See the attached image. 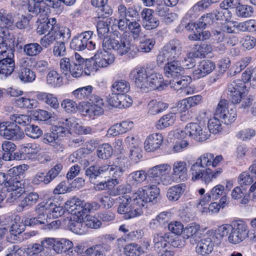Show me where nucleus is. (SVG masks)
Returning <instances> with one entry per match:
<instances>
[{"mask_svg": "<svg viewBox=\"0 0 256 256\" xmlns=\"http://www.w3.org/2000/svg\"><path fill=\"white\" fill-rule=\"evenodd\" d=\"M110 19L106 22L100 21L96 26L98 35L99 38L103 40L102 46L104 48L114 50L118 54L122 56L126 54L130 58H134L136 55V50L130 44L129 40L122 38L120 34L115 30L110 38H108L109 27L108 23H110Z\"/></svg>", "mask_w": 256, "mask_h": 256, "instance_id": "nucleus-1", "label": "nucleus"}, {"mask_svg": "<svg viewBox=\"0 0 256 256\" xmlns=\"http://www.w3.org/2000/svg\"><path fill=\"white\" fill-rule=\"evenodd\" d=\"M213 154L206 153L200 156L190 168L192 179L193 180H201L205 184H208L216 178L222 172L218 168L212 171L208 166L212 165Z\"/></svg>", "mask_w": 256, "mask_h": 256, "instance_id": "nucleus-2", "label": "nucleus"}, {"mask_svg": "<svg viewBox=\"0 0 256 256\" xmlns=\"http://www.w3.org/2000/svg\"><path fill=\"white\" fill-rule=\"evenodd\" d=\"M24 172V166L22 165L14 166L8 171L7 180L4 186L7 188L8 192H11L7 199L10 202L16 200L25 192L23 180Z\"/></svg>", "mask_w": 256, "mask_h": 256, "instance_id": "nucleus-3", "label": "nucleus"}, {"mask_svg": "<svg viewBox=\"0 0 256 256\" xmlns=\"http://www.w3.org/2000/svg\"><path fill=\"white\" fill-rule=\"evenodd\" d=\"M16 68L14 50L4 42L0 43V76L6 78Z\"/></svg>", "mask_w": 256, "mask_h": 256, "instance_id": "nucleus-4", "label": "nucleus"}, {"mask_svg": "<svg viewBox=\"0 0 256 256\" xmlns=\"http://www.w3.org/2000/svg\"><path fill=\"white\" fill-rule=\"evenodd\" d=\"M122 202L118 208V212L124 214L123 218L128 220L140 216L143 210H140L136 202L134 194L130 197L126 196L118 198Z\"/></svg>", "mask_w": 256, "mask_h": 256, "instance_id": "nucleus-5", "label": "nucleus"}, {"mask_svg": "<svg viewBox=\"0 0 256 256\" xmlns=\"http://www.w3.org/2000/svg\"><path fill=\"white\" fill-rule=\"evenodd\" d=\"M182 47L180 42L172 40L167 43L157 56V63L162 65L169 60H177L181 54Z\"/></svg>", "mask_w": 256, "mask_h": 256, "instance_id": "nucleus-6", "label": "nucleus"}, {"mask_svg": "<svg viewBox=\"0 0 256 256\" xmlns=\"http://www.w3.org/2000/svg\"><path fill=\"white\" fill-rule=\"evenodd\" d=\"M170 170L171 166L167 164L157 165L150 168L148 171V176L152 186L170 184L172 182L168 173Z\"/></svg>", "mask_w": 256, "mask_h": 256, "instance_id": "nucleus-7", "label": "nucleus"}, {"mask_svg": "<svg viewBox=\"0 0 256 256\" xmlns=\"http://www.w3.org/2000/svg\"><path fill=\"white\" fill-rule=\"evenodd\" d=\"M133 194L136 201V202L138 204L139 208H140V210H143L146 203L157 202L160 194V189L155 186H152L148 190L140 188Z\"/></svg>", "mask_w": 256, "mask_h": 256, "instance_id": "nucleus-8", "label": "nucleus"}, {"mask_svg": "<svg viewBox=\"0 0 256 256\" xmlns=\"http://www.w3.org/2000/svg\"><path fill=\"white\" fill-rule=\"evenodd\" d=\"M178 134L181 138H184L186 136L188 135L192 138L200 142L206 140L210 136L206 127L194 122L187 124L184 130H181Z\"/></svg>", "mask_w": 256, "mask_h": 256, "instance_id": "nucleus-9", "label": "nucleus"}, {"mask_svg": "<svg viewBox=\"0 0 256 256\" xmlns=\"http://www.w3.org/2000/svg\"><path fill=\"white\" fill-rule=\"evenodd\" d=\"M93 32L90 30L78 34L72 40L70 48L76 50L82 51L87 48L89 50H94L96 44L90 40Z\"/></svg>", "mask_w": 256, "mask_h": 256, "instance_id": "nucleus-10", "label": "nucleus"}, {"mask_svg": "<svg viewBox=\"0 0 256 256\" xmlns=\"http://www.w3.org/2000/svg\"><path fill=\"white\" fill-rule=\"evenodd\" d=\"M248 226L244 221L238 220L234 222L228 240L232 244H239L248 238Z\"/></svg>", "mask_w": 256, "mask_h": 256, "instance_id": "nucleus-11", "label": "nucleus"}, {"mask_svg": "<svg viewBox=\"0 0 256 256\" xmlns=\"http://www.w3.org/2000/svg\"><path fill=\"white\" fill-rule=\"evenodd\" d=\"M0 136L5 139L18 140L24 137L23 130L20 128L12 122H0Z\"/></svg>", "mask_w": 256, "mask_h": 256, "instance_id": "nucleus-12", "label": "nucleus"}, {"mask_svg": "<svg viewBox=\"0 0 256 256\" xmlns=\"http://www.w3.org/2000/svg\"><path fill=\"white\" fill-rule=\"evenodd\" d=\"M44 242L46 243L48 248H52L57 254L65 252L74 246L73 242L66 238H46L44 239Z\"/></svg>", "mask_w": 256, "mask_h": 256, "instance_id": "nucleus-13", "label": "nucleus"}, {"mask_svg": "<svg viewBox=\"0 0 256 256\" xmlns=\"http://www.w3.org/2000/svg\"><path fill=\"white\" fill-rule=\"evenodd\" d=\"M76 125V120L74 117L60 120L53 130L56 132L57 137L65 136L70 133V130L74 131Z\"/></svg>", "mask_w": 256, "mask_h": 256, "instance_id": "nucleus-14", "label": "nucleus"}, {"mask_svg": "<svg viewBox=\"0 0 256 256\" xmlns=\"http://www.w3.org/2000/svg\"><path fill=\"white\" fill-rule=\"evenodd\" d=\"M172 176L178 182H186L190 178L188 165L186 162L177 160L172 164Z\"/></svg>", "mask_w": 256, "mask_h": 256, "instance_id": "nucleus-15", "label": "nucleus"}, {"mask_svg": "<svg viewBox=\"0 0 256 256\" xmlns=\"http://www.w3.org/2000/svg\"><path fill=\"white\" fill-rule=\"evenodd\" d=\"M38 210L40 212L46 210L48 212L50 217L52 216L53 218H56L62 216L66 209L62 206H57L55 203L50 200L46 202L40 203Z\"/></svg>", "mask_w": 256, "mask_h": 256, "instance_id": "nucleus-16", "label": "nucleus"}, {"mask_svg": "<svg viewBox=\"0 0 256 256\" xmlns=\"http://www.w3.org/2000/svg\"><path fill=\"white\" fill-rule=\"evenodd\" d=\"M27 252L30 256H52V250L48 248L44 240L40 244L34 243L28 246Z\"/></svg>", "mask_w": 256, "mask_h": 256, "instance_id": "nucleus-17", "label": "nucleus"}, {"mask_svg": "<svg viewBox=\"0 0 256 256\" xmlns=\"http://www.w3.org/2000/svg\"><path fill=\"white\" fill-rule=\"evenodd\" d=\"M164 68V73L168 78L180 76L184 72V69L178 60H169Z\"/></svg>", "mask_w": 256, "mask_h": 256, "instance_id": "nucleus-18", "label": "nucleus"}, {"mask_svg": "<svg viewBox=\"0 0 256 256\" xmlns=\"http://www.w3.org/2000/svg\"><path fill=\"white\" fill-rule=\"evenodd\" d=\"M114 60V55L109 52L101 50H98L94 56L93 65L100 68L107 67Z\"/></svg>", "mask_w": 256, "mask_h": 256, "instance_id": "nucleus-19", "label": "nucleus"}, {"mask_svg": "<svg viewBox=\"0 0 256 256\" xmlns=\"http://www.w3.org/2000/svg\"><path fill=\"white\" fill-rule=\"evenodd\" d=\"M110 165L104 164L101 166L94 165L88 168L85 172L86 176L89 178L92 183L94 184L96 180L102 174L109 170Z\"/></svg>", "mask_w": 256, "mask_h": 256, "instance_id": "nucleus-20", "label": "nucleus"}, {"mask_svg": "<svg viewBox=\"0 0 256 256\" xmlns=\"http://www.w3.org/2000/svg\"><path fill=\"white\" fill-rule=\"evenodd\" d=\"M163 136L160 133H154L150 135L144 142V148L148 152H154L162 145Z\"/></svg>", "mask_w": 256, "mask_h": 256, "instance_id": "nucleus-21", "label": "nucleus"}, {"mask_svg": "<svg viewBox=\"0 0 256 256\" xmlns=\"http://www.w3.org/2000/svg\"><path fill=\"white\" fill-rule=\"evenodd\" d=\"M75 60H72L71 66L68 67L69 74H71L74 78L80 77L84 72V59L78 54L76 52L74 54Z\"/></svg>", "mask_w": 256, "mask_h": 256, "instance_id": "nucleus-22", "label": "nucleus"}, {"mask_svg": "<svg viewBox=\"0 0 256 256\" xmlns=\"http://www.w3.org/2000/svg\"><path fill=\"white\" fill-rule=\"evenodd\" d=\"M149 72L144 67L138 68L132 70L130 73V76L134 80L136 86L140 89L142 84H146V78Z\"/></svg>", "mask_w": 256, "mask_h": 256, "instance_id": "nucleus-23", "label": "nucleus"}, {"mask_svg": "<svg viewBox=\"0 0 256 256\" xmlns=\"http://www.w3.org/2000/svg\"><path fill=\"white\" fill-rule=\"evenodd\" d=\"M186 189V184L182 183L170 187L166 193V196L169 200L176 202L184 194Z\"/></svg>", "mask_w": 256, "mask_h": 256, "instance_id": "nucleus-24", "label": "nucleus"}, {"mask_svg": "<svg viewBox=\"0 0 256 256\" xmlns=\"http://www.w3.org/2000/svg\"><path fill=\"white\" fill-rule=\"evenodd\" d=\"M216 20H216V15L213 10L212 12L202 16L196 24L189 23L186 28L187 29H190L192 26H194V27L196 28V30H197V28H199V30L205 28L206 26L212 24Z\"/></svg>", "mask_w": 256, "mask_h": 256, "instance_id": "nucleus-25", "label": "nucleus"}, {"mask_svg": "<svg viewBox=\"0 0 256 256\" xmlns=\"http://www.w3.org/2000/svg\"><path fill=\"white\" fill-rule=\"evenodd\" d=\"M39 196L36 192H30L21 200L18 204L16 210L18 212L34 206L38 200Z\"/></svg>", "mask_w": 256, "mask_h": 256, "instance_id": "nucleus-26", "label": "nucleus"}, {"mask_svg": "<svg viewBox=\"0 0 256 256\" xmlns=\"http://www.w3.org/2000/svg\"><path fill=\"white\" fill-rule=\"evenodd\" d=\"M58 28L56 20V18H48L47 22L40 23L36 28V32L40 35H42L48 32H56Z\"/></svg>", "mask_w": 256, "mask_h": 256, "instance_id": "nucleus-27", "label": "nucleus"}, {"mask_svg": "<svg viewBox=\"0 0 256 256\" xmlns=\"http://www.w3.org/2000/svg\"><path fill=\"white\" fill-rule=\"evenodd\" d=\"M214 246V244L210 238L202 239L197 244L196 250L197 253L201 255L210 254Z\"/></svg>", "mask_w": 256, "mask_h": 256, "instance_id": "nucleus-28", "label": "nucleus"}, {"mask_svg": "<svg viewBox=\"0 0 256 256\" xmlns=\"http://www.w3.org/2000/svg\"><path fill=\"white\" fill-rule=\"evenodd\" d=\"M37 98L54 109H57L59 107L58 98L52 94L40 92L37 94Z\"/></svg>", "mask_w": 256, "mask_h": 256, "instance_id": "nucleus-29", "label": "nucleus"}, {"mask_svg": "<svg viewBox=\"0 0 256 256\" xmlns=\"http://www.w3.org/2000/svg\"><path fill=\"white\" fill-rule=\"evenodd\" d=\"M212 50L211 46L206 44H196L194 50L189 52V56L196 58H204Z\"/></svg>", "mask_w": 256, "mask_h": 256, "instance_id": "nucleus-30", "label": "nucleus"}, {"mask_svg": "<svg viewBox=\"0 0 256 256\" xmlns=\"http://www.w3.org/2000/svg\"><path fill=\"white\" fill-rule=\"evenodd\" d=\"M148 113L152 115L162 112L168 108V104L156 100H150L148 104Z\"/></svg>", "mask_w": 256, "mask_h": 256, "instance_id": "nucleus-31", "label": "nucleus"}, {"mask_svg": "<svg viewBox=\"0 0 256 256\" xmlns=\"http://www.w3.org/2000/svg\"><path fill=\"white\" fill-rule=\"evenodd\" d=\"M46 83L53 88L60 87L62 84V78L54 70L50 71L46 78Z\"/></svg>", "mask_w": 256, "mask_h": 256, "instance_id": "nucleus-32", "label": "nucleus"}, {"mask_svg": "<svg viewBox=\"0 0 256 256\" xmlns=\"http://www.w3.org/2000/svg\"><path fill=\"white\" fill-rule=\"evenodd\" d=\"M242 78L245 82L250 83L252 87L256 88V66L247 68L242 74Z\"/></svg>", "mask_w": 256, "mask_h": 256, "instance_id": "nucleus-33", "label": "nucleus"}, {"mask_svg": "<svg viewBox=\"0 0 256 256\" xmlns=\"http://www.w3.org/2000/svg\"><path fill=\"white\" fill-rule=\"evenodd\" d=\"M190 78L185 76H180L176 77L170 80V84L171 88H173L174 90H178L184 89L188 86L189 84Z\"/></svg>", "mask_w": 256, "mask_h": 256, "instance_id": "nucleus-34", "label": "nucleus"}, {"mask_svg": "<svg viewBox=\"0 0 256 256\" xmlns=\"http://www.w3.org/2000/svg\"><path fill=\"white\" fill-rule=\"evenodd\" d=\"M149 78L150 85V91L162 89L164 80L161 74L158 73L149 72Z\"/></svg>", "mask_w": 256, "mask_h": 256, "instance_id": "nucleus-35", "label": "nucleus"}, {"mask_svg": "<svg viewBox=\"0 0 256 256\" xmlns=\"http://www.w3.org/2000/svg\"><path fill=\"white\" fill-rule=\"evenodd\" d=\"M96 152L98 158L107 160L112 155L113 148L110 144L105 143L98 147Z\"/></svg>", "mask_w": 256, "mask_h": 256, "instance_id": "nucleus-36", "label": "nucleus"}, {"mask_svg": "<svg viewBox=\"0 0 256 256\" xmlns=\"http://www.w3.org/2000/svg\"><path fill=\"white\" fill-rule=\"evenodd\" d=\"M176 120V116L174 113L168 114L162 116L156 122L158 129L162 130L172 125Z\"/></svg>", "mask_w": 256, "mask_h": 256, "instance_id": "nucleus-37", "label": "nucleus"}, {"mask_svg": "<svg viewBox=\"0 0 256 256\" xmlns=\"http://www.w3.org/2000/svg\"><path fill=\"white\" fill-rule=\"evenodd\" d=\"M93 88L90 86L80 88L72 92L75 98L78 100H88L92 92Z\"/></svg>", "mask_w": 256, "mask_h": 256, "instance_id": "nucleus-38", "label": "nucleus"}, {"mask_svg": "<svg viewBox=\"0 0 256 256\" xmlns=\"http://www.w3.org/2000/svg\"><path fill=\"white\" fill-rule=\"evenodd\" d=\"M130 89L129 83L124 80L116 81L112 85V92L118 94H125Z\"/></svg>", "mask_w": 256, "mask_h": 256, "instance_id": "nucleus-39", "label": "nucleus"}, {"mask_svg": "<svg viewBox=\"0 0 256 256\" xmlns=\"http://www.w3.org/2000/svg\"><path fill=\"white\" fill-rule=\"evenodd\" d=\"M42 50V48L41 45L36 42L26 44L24 46V52L28 56H36Z\"/></svg>", "mask_w": 256, "mask_h": 256, "instance_id": "nucleus-40", "label": "nucleus"}, {"mask_svg": "<svg viewBox=\"0 0 256 256\" xmlns=\"http://www.w3.org/2000/svg\"><path fill=\"white\" fill-rule=\"evenodd\" d=\"M155 43L156 42L154 38H146L140 42L138 49L134 45L131 44H130L136 48V52L138 51L142 52H148L152 50Z\"/></svg>", "mask_w": 256, "mask_h": 256, "instance_id": "nucleus-41", "label": "nucleus"}, {"mask_svg": "<svg viewBox=\"0 0 256 256\" xmlns=\"http://www.w3.org/2000/svg\"><path fill=\"white\" fill-rule=\"evenodd\" d=\"M147 176H148V172H146L144 170H140L130 173L128 176V178L130 180L132 181V184H137L144 182L146 179Z\"/></svg>", "mask_w": 256, "mask_h": 256, "instance_id": "nucleus-42", "label": "nucleus"}, {"mask_svg": "<svg viewBox=\"0 0 256 256\" xmlns=\"http://www.w3.org/2000/svg\"><path fill=\"white\" fill-rule=\"evenodd\" d=\"M26 134L32 138H38L42 134V130L37 126L34 124H28L25 129Z\"/></svg>", "mask_w": 256, "mask_h": 256, "instance_id": "nucleus-43", "label": "nucleus"}, {"mask_svg": "<svg viewBox=\"0 0 256 256\" xmlns=\"http://www.w3.org/2000/svg\"><path fill=\"white\" fill-rule=\"evenodd\" d=\"M68 228L70 230L78 234H82L86 232L84 221L82 220H70L68 223Z\"/></svg>", "mask_w": 256, "mask_h": 256, "instance_id": "nucleus-44", "label": "nucleus"}, {"mask_svg": "<svg viewBox=\"0 0 256 256\" xmlns=\"http://www.w3.org/2000/svg\"><path fill=\"white\" fill-rule=\"evenodd\" d=\"M10 120L12 122H15L16 124L22 126H26L31 122V118L26 114H14L10 116Z\"/></svg>", "mask_w": 256, "mask_h": 256, "instance_id": "nucleus-45", "label": "nucleus"}, {"mask_svg": "<svg viewBox=\"0 0 256 256\" xmlns=\"http://www.w3.org/2000/svg\"><path fill=\"white\" fill-rule=\"evenodd\" d=\"M228 102L226 100H221L217 106L214 117L222 120L223 118L226 116L228 110Z\"/></svg>", "mask_w": 256, "mask_h": 256, "instance_id": "nucleus-46", "label": "nucleus"}, {"mask_svg": "<svg viewBox=\"0 0 256 256\" xmlns=\"http://www.w3.org/2000/svg\"><path fill=\"white\" fill-rule=\"evenodd\" d=\"M140 246L135 243L126 245L124 248V252L127 256H139L141 252Z\"/></svg>", "mask_w": 256, "mask_h": 256, "instance_id": "nucleus-47", "label": "nucleus"}, {"mask_svg": "<svg viewBox=\"0 0 256 256\" xmlns=\"http://www.w3.org/2000/svg\"><path fill=\"white\" fill-rule=\"evenodd\" d=\"M0 20L6 26L10 27L14 22L13 14L2 8L0 10Z\"/></svg>", "mask_w": 256, "mask_h": 256, "instance_id": "nucleus-48", "label": "nucleus"}, {"mask_svg": "<svg viewBox=\"0 0 256 256\" xmlns=\"http://www.w3.org/2000/svg\"><path fill=\"white\" fill-rule=\"evenodd\" d=\"M16 103L20 108L30 109L36 107L37 101L34 99L20 98L16 100Z\"/></svg>", "mask_w": 256, "mask_h": 256, "instance_id": "nucleus-49", "label": "nucleus"}, {"mask_svg": "<svg viewBox=\"0 0 256 256\" xmlns=\"http://www.w3.org/2000/svg\"><path fill=\"white\" fill-rule=\"evenodd\" d=\"M138 20H130L128 24V30L134 39L138 38L142 32V28Z\"/></svg>", "mask_w": 256, "mask_h": 256, "instance_id": "nucleus-50", "label": "nucleus"}, {"mask_svg": "<svg viewBox=\"0 0 256 256\" xmlns=\"http://www.w3.org/2000/svg\"><path fill=\"white\" fill-rule=\"evenodd\" d=\"M200 229V226L199 224L196 223H192L188 224L184 230L183 232V238H189L192 236L196 235Z\"/></svg>", "mask_w": 256, "mask_h": 256, "instance_id": "nucleus-51", "label": "nucleus"}, {"mask_svg": "<svg viewBox=\"0 0 256 256\" xmlns=\"http://www.w3.org/2000/svg\"><path fill=\"white\" fill-rule=\"evenodd\" d=\"M40 146L36 144H28L22 148V152L24 156L28 158L34 157L36 154L40 151Z\"/></svg>", "mask_w": 256, "mask_h": 256, "instance_id": "nucleus-52", "label": "nucleus"}, {"mask_svg": "<svg viewBox=\"0 0 256 256\" xmlns=\"http://www.w3.org/2000/svg\"><path fill=\"white\" fill-rule=\"evenodd\" d=\"M214 11L217 20L228 22L232 18V14L230 10L220 8V9L216 10Z\"/></svg>", "mask_w": 256, "mask_h": 256, "instance_id": "nucleus-53", "label": "nucleus"}, {"mask_svg": "<svg viewBox=\"0 0 256 256\" xmlns=\"http://www.w3.org/2000/svg\"><path fill=\"white\" fill-rule=\"evenodd\" d=\"M236 14L239 17L247 18L252 16L254 12L253 8L248 5L236 6Z\"/></svg>", "mask_w": 256, "mask_h": 256, "instance_id": "nucleus-54", "label": "nucleus"}, {"mask_svg": "<svg viewBox=\"0 0 256 256\" xmlns=\"http://www.w3.org/2000/svg\"><path fill=\"white\" fill-rule=\"evenodd\" d=\"M20 80L24 82H32L36 78L35 72L32 70L24 68L19 74Z\"/></svg>", "mask_w": 256, "mask_h": 256, "instance_id": "nucleus-55", "label": "nucleus"}, {"mask_svg": "<svg viewBox=\"0 0 256 256\" xmlns=\"http://www.w3.org/2000/svg\"><path fill=\"white\" fill-rule=\"evenodd\" d=\"M246 82L242 80H236L232 82L228 86V90L234 92H244Z\"/></svg>", "mask_w": 256, "mask_h": 256, "instance_id": "nucleus-56", "label": "nucleus"}, {"mask_svg": "<svg viewBox=\"0 0 256 256\" xmlns=\"http://www.w3.org/2000/svg\"><path fill=\"white\" fill-rule=\"evenodd\" d=\"M255 135V130L252 128H248L240 130L237 132L236 136L238 138L243 141H246L250 140Z\"/></svg>", "mask_w": 256, "mask_h": 256, "instance_id": "nucleus-57", "label": "nucleus"}, {"mask_svg": "<svg viewBox=\"0 0 256 256\" xmlns=\"http://www.w3.org/2000/svg\"><path fill=\"white\" fill-rule=\"evenodd\" d=\"M84 222L85 226L94 229L99 228L102 224L100 220L92 216H86Z\"/></svg>", "mask_w": 256, "mask_h": 256, "instance_id": "nucleus-58", "label": "nucleus"}, {"mask_svg": "<svg viewBox=\"0 0 256 256\" xmlns=\"http://www.w3.org/2000/svg\"><path fill=\"white\" fill-rule=\"evenodd\" d=\"M56 37L58 36L59 39L60 40V42H68L71 36V32L70 30L66 26H61L56 30Z\"/></svg>", "mask_w": 256, "mask_h": 256, "instance_id": "nucleus-59", "label": "nucleus"}, {"mask_svg": "<svg viewBox=\"0 0 256 256\" xmlns=\"http://www.w3.org/2000/svg\"><path fill=\"white\" fill-rule=\"evenodd\" d=\"M61 106L68 113H73L76 112L77 104L72 100H64L61 102Z\"/></svg>", "mask_w": 256, "mask_h": 256, "instance_id": "nucleus-60", "label": "nucleus"}, {"mask_svg": "<svg viewBox=\"0 0 256 256\" xmlns=\"http://www.w3.org/2000/svg\"><path fill=\"white\" fill-rule=\"evenodd\" d=\"M54 32H48L40 40L41 46L45 48H48L56 40V36Z\"/></svg>", "mask_w": 256, "mask_h": 256, "instance_id": "nucleus-61", "label": "nucleus"}, {"mask_svg": "<svg viewBox=\"0 0 256 256\" xmlns=\"http://www.w3.org/2000/svg\"><path fill=\"white\" fill-rule=\"evenodd\" d=\"M208 128L210 132L214 134L218 133L222 129L220 120L214 117L209 120Z\"/></svg>", "mask_w": 256, "mask_h": 256, "instance_id": "nucleus-62", "label": "nucleus"}, {"mask_svg": "<svg viewBox=\"0 0 256 256\" xmlns=\"http://www.w3.org/2000/svg\"><path fill=\"white\" fill-rule=\"evenodd\" d=\"M53 54L55 56H63L66 54L65 42H58L54 44L53 46Z\"/></svg>", "mask_w": 256, "mask_h": 256, "instance_id": "nucleus-63", "label": "nucleus"}, {"mask_svg": "<svg viewBox=\"0 0 256 256\" xmlns=\"http://www.w3.org/2000/svg\"><path fill=\"white\" fill-rule=\"evenodd\" d=\"M25 228L24 224L14 222L10 226L9 232L11 234H16L20 237L22 232L25 230Z\"/></svg>", "mask_w": 256, "mask_h": 256, "instance_id": "nucleus-64", "label": "nucleus"}]
</instances>
